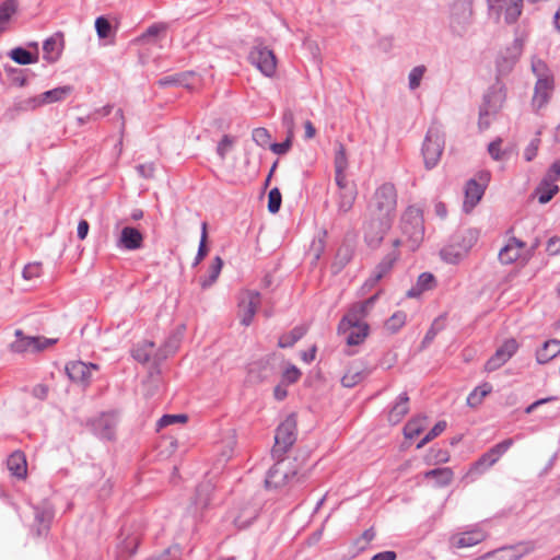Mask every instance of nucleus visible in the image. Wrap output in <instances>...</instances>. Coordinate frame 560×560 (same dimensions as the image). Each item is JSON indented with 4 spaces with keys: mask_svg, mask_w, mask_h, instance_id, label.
Listing matches in <instances>:
<instances>
[{
    "mask_svg": "<svg viewBox=\"0 0 560 560\" xmlns=\"http://www.w3.org/2000/svg\"><path fill=\"white\" fill-rule=\"evenodd\" d=\"M396 208V187L392 183H383L372 194L366 206L364 233L369 243H377L383 240L395 219Z\"/></svg>",
    "mask_w": 560,
    "mask_h": 560,
    "instance_id": "1",
    "label": "nucleus"
},
{
    "mask_svg": "<svg viewBox=\"0 0 560 560\" xmlns=\"http://www.w3.org/2000/svg\"><path fill=\"white\" fill-rule=\"evenodd\" d=\"M376 299L377 294H374L363 302L353 304L340 320L338 331L347 335L346 341L349 346H358L368 337L369 326L363 319L373 307Z\"/></svg>",
    "mask_w": 560,
    "mask_h": 560,
    "instance_id": "2",
    "label": "nucleus"
},
{
    "mask_svg": "<svg viewBox=\"0 0 560 560\" xmlns=\"http://www.w3.org/2000/svg\"><path fill=\"white\" fill-rule=\"evenodd\" d=\"M400 229L402 238L396 240L394 245L406 244L409 249L416 250L424 236L423 218L420 209L416 207L407 208L401 217Z\"/></svg>",
    "mask_w": 560,
    "mask_h": 560,
    "instance_id": "3",
    "label": "nucleus"
},
{
    "mask_svg": "<svg viewBox=\"0 0 560 560\" xmlns=\"http://www.w3.org/2000/svg\"><path fill=\"white\" fill-rule=\"evenodd\" d=\"M448 28L457 37L468 34L474 21L472 0H453L448 7Z\"/></svg>",
    "mask_w": 560,
    "mask_h": 560,
    "instance_id": "4",
    "label": "nucleus"
},
{
    "mask_svg": "<svg viewBox=\"0 0 560 560\" xmlns=\"http://www.w3.org/2000/svg\"><path fill=\"white\" fill-rule=\"evenodd\" d=\"M54 514L52 505L43 501L36 505L31 504L27 511L23 512L22 517L36 536H43L48 533Z\"/></svg>",
    "mask_w": 560,
    "mask_h": 560,
    "instance_id": "5",
    "label": "nucleus"
},
{
    "mask_svg": "<svg viewBox=\"0 0 560 560\" xmlns=\"http://www.w3.org/2000/svg\"><path fill=\"white\" fill-rule=\"evenodd\" d=\"M444 144L445 139L441 127L436 124L431 125L422 144L425 168L431 170L438 165L444 150Z\"/></svg>",
    "mask_w": 560,
    "mask_h": 560,
    "instance_id": "6",
    "label": "nucleus"
},
{
    "mask_svg": "<svg viewBox=\"0 0 560 560\" xmlns=\"http://www.w3.org/2000/svg\"><path fill=\"white\" fill-rule=\"evenodd\" d=\"M296 441V417L289 415L277 428L272 455L280 458Z\"/></svg>",
    "mask_w": 560,
    "mask_h": 560,
    "instance_id": "7",
    "label": "nucleus"
},
{
    "mask_svg": "<svg viewBox=\"0 0 560 560\" xmlns=\"http://www.w3.org/2000/svg\"><path fill=\"white\" fill-rule=\"evenodd\" d=\"M294 478L298 481L305 479V474H299V470L290 462L279 459L268 471L265 483L267 488H280L290 483Z\"/></svg>",
    "mask_w": 560,
    "mask_h": 560,
    "instance_id": "8",
    "label": "nucleus"
},
{
    "mask_svg": "<svg viewBox=\"0 0 560 560\" xmlns=\"http://www.w3.org/2000/svg\"><path fill=\"white\" fill-rule=\"evenodd\" d=\"M14 335L16 339L10 345V349L15 353L40 352L57 342L52 338L26 336L21 329H16Z\"/></svg>",
    "mask_w": 560,
    "mask_h": 560,
    "instance_id": "9",
    "label": "nucleus"
},
{
    "mask_svg": "<svg viewBox=\"0 0 560 560\" xmlns=\"http://www.w3.org/2000/svg\"><path fill=\"white\" fill-rule=\"evenodd\" d=\"M261 303V295L255 290H242L238 294L237 316L244 326L253 323L254 316Z\"/></svg>",
    "mask_w": 560,
    "mask_h": 560,
    "instance_id": "10",
    "label": "nucleus"
},
{
    "mask_svg": "<svg viewBox=\"0 0 560 560\" xmlns=\"http://www.w3.org/2000/svg\"><path fill=\"white\" fill-rule=\"evenodd\" d=\"M504 94L501 90H491L483 96V103L479 110V128L487 129L492 118L501 109L504 102Z\"/></svg>",
    "mask_w": 560,
    "mask_h": 560,
    "instance_id": "11",
    "label": "nucleus"
},
{
    "mask_svg": "<svg viewBox=\"0 0 560 560\" xmlns=\"http://www.w3.org/2000/svg\"><path fill=\"white\" fill-rule=\"evenodd\" d=\"M248 59L266 77H271L276 72L277 59L273 51L260 44L252 48Z\"/></svg>",
    "mask_w": 560,
    "mask_h": 560,
    "instance_id": "12",
    "label": "nucleus"
},
{
    "mask_svg": "<svg viewBox=\"0 0 560 560\" xmlns=\"http://www.w3.org/2000/svg\"><path fill=\"white\" fill-rule=\"evenodd\" d=\"M513 445L512 439H506L494 446H492L488 452L482 454L480 458L474 463L470 468V472H483L486 469L493 466L500 457Z\"/></svg>",
    "mask_w": 560,
    "mask_h": 560,
    "instance_id": "13",
    "label": "nucleus"
},
{
    "mask_svg": "<svg viewBox=\"0 0 560 560\" xmlns=\"http://www.w3.org/2000/svg\"><path fill=\"white\" fill-rule=\"evenodd\" d=\"M487 537V532L478 526H475L468 530L453 534L448 539V544L451 548L455 549L468 548L480 544Z\"/></svg>",
    "mask_w": 560,
    "mask_h": 560,
    "instance_id": "14",
    "label": "nucleus"
},
{
    "mask_svg": "<svg viewBox=\"0 0 560 560\" xmlns=\"http://www.w3.org/2000/svg\"><path fill=\"white\" fill-rule=\"evenodd\" d=\"M518 343L515 339L511 338L505 340L500 346L494 354L486 362L485 369L488 372H493L505 364L517 351Z\"/></svg>",
    "mask_w": 560,
    "mask_h": 560,
    "instance_id": "15",
    "label": "nucleus"
},
{
    "mask_svg": "<svg viewBox=\"0 0 560 560\" xmlns=\"http://www.w3.org/2000/svg\"><path fill=\"white\" fill-rule=\"evenodd\" d=\"M478 238L479 232L476 229L468 228L459 230L452 236L451 240L462 248V252L459 254L457 253V255L451 253L446 254L450 255L452 258H464L472 248V246L477 243Z\"/></svg>",
    "mask_w": 560,
    "mask_h": 560,
    "instance_id": "16",
    "label": "nucleus"
},
{
    "mask_svg": "<svg viewBox=\"0 0 560 560\" xmlns=\"http://www.w3.org/2000/svg\"><path fill=\"white\" fill-rule=\"evenodd\" d=\"M116 424L117 418L114 413H103L92 422L94 433L103 440L115 438Z\"/></svg>",
    "mask_w": 560,
    "mask_h": 560,
    "instance_id": "17",
    "label": "nucleus"
},
{
    "mask_svg": "<svg viewBox=\"0 0 560 560\" xmlns=\"http://www.w3.org/2000/svg\"><path fill=\"white\" fill-rule=\"evenodd\" d=\"M143 246L142 233L132 226H125L117 240V247L126 250H137Z\"/></svg>",
    "mask_w": 560,
    "mask_h": 560,
    "instance_id": "18",
    "label": "nucleus"
},
{
    "mask_svg": "<svg viewBox=\"0 0 560 560\" xmlns=\"http://www.w3.org/2000/svg\"><path fill=\"white\" fill-rule=\"evenodd\" d=\"M139 541V535L131 532L129 528H124L120 533L119 542L117 545L118 558L122 560L135 555Z\"/></svg>",
    "mask_w": 560,
    "mask_h": 560,
    "instance_id": "19",
    "label": "nucleus"
},
{
    "mask_svg": "<svg viewBox=\"0 0 560 560\" xmlns=\"http://www.w3.org/2000/svg\"><path fill=\"white\" fill-rule=\"evenodd\" d=\"M92 369L96 370L97 366L95 364H86L82 361L70 362L66 365V372L69 378L83 385L89 384Z\"/></svg>",
    "mask_w": 560,
    "mask_h": 560,
    "instance_id": "20",
    "label": "nucleus"
},
{
    "mask_svg": "<svg viewBox=\"0 0 560 560\" xmlns=\"http://www.w3.org/2000/svg\"><path fill=\"white\" fill-rule=\"evenodd\" d=\"M398 258V254L393 250L387 254L381 262L374 268L370 278L365 281L364 287L373 288L383 277H385L393 268L395 261Z\"/></svg>",
    "mask_w": 560,
    "mask_h": 560,
    "instance_id": "21",
    "label": "nucleus"
},
{
    "mask_svg": "<svg viewBox=\"0 0 560 560\" xmlns=\"http://www.w3.org/2000/svg\"><path fill=\"white\" fill-rule=\"evenodd\" d=\"M552 88V81L549 78L546 77L537 80L533 96V106L537 110L548 103Z\"/></svg>",
    "mask_w": 560,
    "mask_h": 560,
    "instance_id": "22",
    "label": "nucleus"
},
{
    "mask_svg": "<svg viewBox=\"0 0 560 560\" xmlns=\"http://www.w3.org/2000/svg\"><path fill=\"white\" fill-rule=\"evenodd\" d=\"M197 81V77L191 71H186L182 73H176L172 75L164 77L158 81L160 86H183L186 89H192Z\"/></svg>",
    "mask_w": 560,
    "mask_h": 560,
    "instance_id": "23",
    "label": "nucleus"
},
{
    "mask_svg": "<svg viewBox=\"0 0 560 560\" xmlns=\"http://www.w3.org/2000/svg\"><path fill=\"white\" fill-rule=\"evenodd\" d=\"M485 187L475 179H469L465 187L464 210L469 212L481 199Z\"/></svg>",
    "mask_w": 560,
    "mask_h": 560,
    "instance_id": "24",
    "label": "nucleus"
},
{
    "mask_svg": "<svg viewBox=\"0 0 560 560\" xmlns=\"http://www.w3.org/2000/svg\"><path fill=\"white\" fill-rule=\"evenodd\" d=\"M42 106L43 104L39 95L26 98H18L14 101L13 105L8 109L7 114L10 115L11 118H14L20 113L33 112Z\"/></svg>",
    "mask_w": 560,
    "mask_h": 560,
    "instance_id": "25",
    "label": "nucleus"
},
{
    "mask_svg": "<svg viewBox=\"0 0 560 560\" xmlns=\"http://www.w3.org/2000/svg\"><path fill=\"white\" fill-rule=\"evenodd\" d=\"M524 246L525 244L517 238L510 240V242L499 252L500 261L505 265L516 261L520 258L521 250Z\"/></svg>",
    "mask_w": 560,
    "mask_h": 560,
    "instance_id": "26",
    "label": "nucleus"
},
{
    "mask_svg": "<svg viewBox=\"0 0 560 560\" xmlns=\"http://www.w3.org/2000/svg\"><path fill=\"white\" fill-rule=\"evenodd\" d=\"M409 412V397L407 393H401L393 407L390 408L388 412V421L392 424L399 423L404 417Z\"/></svg>",
    "mask_w": 560,
    "mask_h": 560,
    "instance_id": "27",
    "label": "nucleus"
},
{
    "mask_svg": "<svg viewBox=\"0 0 560 560\" xmlns=\"http://www.w3.org/2000/svg\"><path fill=\"white\" fill-rule=\"evenodd\" d=\"M436 285L435 277L431 272H422L416 282L407 291L408 298H419L424 291L432 290Z\"/></svg>",
    "mask_w": 560,
    "mask_h": 560,
    "instance_id": "28",
    "label": "nucleus"
},
{
    "mask_svg": "<svg viewBox=\"0 0 560 560\" xmlns=\"http://www.w3.org/2000/svg\"><path fill=\"white\" fill-rule=\"evenodd\" d=\"M62 35L56 34L44 42L43 51L45 60L54 62L59 58L62 50Z\"/></svg>",
    "mask_w": 560,
    "mask_h": 560,
    "instance_id": "29",
    "label": "nucleus"
},
{
    "mask_svg": "<svg viewBox=\"0 0 560 560\" xmlns=\"http://www.w3.org/2000/svg\"><path fill=\"white\" fill-rule=\"evenodd\" d=\"M560 353V340L550 339L544 342L542 347L536 352V360L544 364L556 358Z\"/></svg>",
    "mask_w": 560,
    "mask_h": 560,
    "instance_id": "30",
    "label": "nucleus"
},
{
    "mask_svg": "<svg viewBox=\"0 0 560 560\" xmlns=\"http://www.w3.org/2000/svg\"><path fill=\"white\" fill-rule=\"evenodd\" d=\"M8 469L18 478H24L27 472L25 455L22 452L12 453L7 462Z\"/></svg>",
    "mask_w": 560,
    "mask_h": 560,
    "instance_id": "31",
    "label": "nucleus"
},
{
    "mask_svg": "<svg viewBox=\"0 0 560 560\" xmlns=\"http://www.w3.org/2000/svg\"><path fill=\"white\" fill-rule=\"evenodd\" d=\"M259 508L257 504L247 503L240 509L238 514L234 518V523L238 528H245L258 516Z\"/></svg>",
    "mask_w": 560,
    "mask_h": 560,
    "instance_id": "32",
    "label": "nucleus"
},
{
    "mask_svg": "<svg viewBox=\"0 0 560 560\" xmlns=\"http://www.w3.org/2000/svg\"><path fill=\"white\" fill-rule=\"evenodd\" d=\"M556 182L557 180L549 179L547 176H545V178L540 182L536 188V195L540 203L549 202L559 191V186L556 184Z\"/></svg>",
    "mask_w": 560,
    "mask_h": 560,
    "instance_id": "33",
    "label": "nucleus"
},
{
    "mask_svg": "<svg viewBox=\"0 0 560 560\" xmlns=\"http://www.w3.org/2000/svg\"><path fill=\"white\" fill-rule=\"evenodd\" d=\"M369 375V371L364 368L351 365L341 378V384L345 387H353L361 383Z\"/></svg>",
    "mask_w": 560,
    "mask_h": 560,
    "instance_id": "34",
    "label": "nucleus"
},
{
    "mask_svg": "<svg viewBox=\"0 0 560 560\" xmlns=\"http://www.w3.org/2000/svg\"><path fill=\"white\" fill-rule=\"evenodd\" d=\"M72 92V88L70 85L58 86L56 89L46 91L39 94L42 104L48 105L57 102L63 101L68 95Z\"/></svg>",
    "mask_w": 560,
    "mask_h": 560,
    "instance_id": "35",
    "label": "nucleus"
},
{
    "mask_svg": "<svg viewBox=\"0 0 560 560\" xmlns=\"http://www.w3.org/2000/svg\"><path fill=\"white\" fill-rule=\"evenodd\" d=\"M223 267V260L220 256H215L208 268L207 276L200 279V285L202 289L211 287L220 276Z\"/></svg>",
    "mask_w": 560,
    "mask_h": 560,
    "instance_id": "36",
    "label": "nucleus"
},
{
    "mask_svg": "<svg viewBox=\"0 0 560 560\" xmlns=\"http://www.w3.org/2000/svg\"><path fill=\"white\" fill-rule=\"evenodd\" d=\"M424 477L425 478H434L436 486L445 487L452 482V480L454 478V472L448 467L435 468V469L427 471L424 474Z\"/></svg>",
    "mask_w": 560,
    "mask_h": 560,
    "instance_id": "37",
    "label": "nucleus"
},
{
    "mask_svg": "<svg viewBox=\"0 0 560 560\" xmlns=\"http://www.w3.org/2000/svg\"><path fill=\"white\" fill-rule=\"evenodd\" d=\"M427 418L424 416H417L410 419L405 428L404 435L406 439H413L419 435L425 428Z\"/></svg>",
    "mask_w": 560,
    "mask_h": 560,
    "instance_id": "38",
    "label": "nucleus"
},
{
    "mask_svg": "<svg viewBox=\"0 0 560 560\" xmlns=\"http://www.w3.org/2000/svg\"><path fill=\"white\" fill-rule=\"evenodd\" d=\"M357 188L350 187L349 189L340 190L338 199V209L341 212H348L353 207L357 198Z\"/></svg>",
    "mask_w": 560,
    "mask_h": 560,
    "instance_id": "39",
    "label": "nucleus"
},
{
    "mask_svg": "<svg viewBox=\"0 0 560 560\" xmlns=\"http://www.w3.org/2000/svg\"><path fill=\"white\" fill-rule=\"evenodd\" d=\"M306 334V328L303 326L294 327L289 334H284L279 338V347L280 348H289L292 347L296 341H299Z\"/></svg>",
    "mask_w": 560,
    "mask_h": 560,
    "instance_id": "40",
    "label": "nucleus"
},
{
    "mask_svg": "<svg viewBox=\"0 0 560 560\" xmlns=\"http://www.w3.org/2000/svg\"><path fill=\"white\" fill-rule=\"evenodd\" d=\"M153 350L154 342L145 340L137 346L132 351V355L138 362L145 363L151 359Z\"/></svg>",
    "mask_w": 560,
    "mask_h": 560,
    "instance_id": "41",
    "label": "nucleus"
},
{
    "mask_svg": "<svg viewBox=\"0 0 560 560\" xmlns=\"http://www.w3.org/2000/svg\"><path fill=\"white\" fill-rule=\"evenodd\" d=\"M16 8L18 5L15 0H5L0 4V33L5 30V25L15 13Z\"/></svg>",
    "mask_w": 560,
    "mask_h": 560,
    "instance_id": "42",
    "label": "nucleus"
},
{
    "mask_svg": "<svg viewBox=\"0 0 560 560\" xmlns=\"http://www.w3.org/2000/svg\"><path fill=\"white\" fill-rule=\"evenodd\" d=\"M492 390V386L489 383H485L476 387L467 397V404L470 407L478 406L482 399Z\"/></svg>",
    "mask_w": 560,
    "mask_h": 560,
    "instance_id": "43",
    "label": "nucleus"
},
{
    "mask_svg": "<svg viewBox=\"0 0 560 560\" xmlns=\"http://www.w3.org/2000/svg\"><path fill=\"white\" fill-rule=\"evenodd\" d=\"M10 58L15 61L19 65H31L37 61V58L34 57L28 50L16 47L10 50L9 52Z\"/></svg>",
    "mask_w": 560,
    "mask_h": 560,
    "instance_id": "44",
    "label": "nucleus"
},
{
    "mask_svg": "<svg viewBox=\"0 0 560 560\" xmlns=\"http://www.w3.org/2000/svg\"><path fill=\"white\" fill-rule=\"evenodd\" d=\"M523 0H511L505 8L504 20L508 24L515 23L522 14Z\"/></svg>",
    "mask_w": 560,
    "mask_h": 560,
    "instance_id": "45",
    "label": "nucleus"
},
{
    "mask_svg": "<svg viewBox=\"0 0 560 560\" xmlns=\"http://www.w3.org/2000/svg\"><path fill=\"white\" fill-rule=\"evenodd\" d=\"M212 492V485L210 482L201 483L197 488L196 504L201 508H207L210 503V493Z\"/></svg>",
    "mask_w": 560,
    "mask_h": 560,
    "instance_id": "46",
    "label": "nucleus"
},
{
    "mask_svg": "<svg viewBox=\"0 0 560 560\" xmlns=\"http://www.w3.org/2000/svg\"><path fill=\"white\" fill-rule=\"evenodd\" d=\"M406 323V314L401 311L394 313L385 323V328L390 334L397 332Z\"/></svg>",
    "mask_w": 560,
    "mask_h": 560,
    "instance_id": "47",
    "label": "nucleus"
},
{
    "mask_svg": "<svg viewBox=\"0 0 560 560\" xmlns=\"http://www.w3.org/2000/svg\"><path fill=\"white\" fill-rule=\"evenodd\" d=\"M445 421H439L435 425L425 434V436L417 444V448H422L430 441L439 436L446 429Z\"/></svg>",
    "mask_w": 560,
    "mask_h": 560,
    "instance_id": "48",
    "label": "nucleus"
},
{
    "mask_svg": "<svg viewBox=\"0 0 560 560\" xmlns=\"http://www.w3.org/2000/svg\"><path fill=\"white\" fill-rule=\"evenodd\" d=\"M462 248L456 244L454 243L452 240L450 242V244H447L445 247H443L440 252V255H441V258L448 262V264H458L463 258H452L450 255H447L446 253H451V254H456L457 253L459 254L462 250Z\"/></svg>",
    "mask_w": 560,
    "mask_h": 560,
    "instance_id": "49",
    "label": "nucleus"
},
{
    "mask_svg": "<svg viewBox=\"0 0 560 560\" xmlns=\"http://www.w3.org/2000/svg\"><path fill=\"white\" fill-rule=\"evenodd\" d=\"M335 172H346L348 167V159L343 144L339 143L335 154Z\"/></svg>",
    "mask_w": 560,
    "mask_h": 560,
    "instance_id": "50",
    "label": "nucleus"
},
{
    "mask_svg": "<svg viewBox=\"0 0 560 560\" xmlns=\"http://www.w3.org/2000/svg\"><path fill=\"white\" fill-rule=\"evenodd\" d=\"M207 253H208V249H207V223L203 222L201 225L200 243H199L198 252H197V255H196L192 266L199 265L200 261L206 257Z\"/></svg>",
    "mask_w": 560,
    "mask_h": 560,
    "instance_id": "51",
    "label": "nucleus"
},
{
    "mask_svg": "<svg viewBox=\"0 0 560 560\" xmlns=\"http://www.w3.org/2000/svg\"><path fill=\"white\" fill-rule=\"evenodd\" d=\"M425 67L424 66H417L411 69L408 75L409 81V89L416 90L420 86L421 80L425 73Z\"/></svg>",
    "mask_w": 560,
    "mask_h": 560,
    "instance_id": "52",
    "label": "nucleus"
},
{
    "mask_svg": "<svg viewBox=\"0 0 560 560\" xmlns=\"http://www.w3.org/2000/svg\"><path fill=\"white\" fill-rule=\"evenodd\" d=\"M281 201H282V197H281L280 190L277 187L272 188L268 194V210H269V212L277 213L281 207Z\"/></svg>",
    "mask_w": 560,
    "mask_h": 560,
    "instance_id": "53",
    "label": "nucleus"
},
{
    "mask_svg": "<svg viewBox=\"0 0 560 560\" xmlns=\"http://www.w3.org/2000/svg\"><path fill=\"white\" fill-rule=\"evenodd\" d=\"M252 138L258 145L266 147L270 142L271 135L266 128L259 127L253 130Z\"/></svg>",
    "mask_w": 560,
    "mask_h": 560,
    "instance_id": "54",
    "label": "nucleus"
},
{
    "mask_svg": "<svg viewBox=\"0 0 560 560\" xmlns=\"http://www.w3.org/2000/svg\"><path fill=\"white\" fill-rule=\"evenodd\" d=\"M282 125L287 129L289 137H294L295 121L294 113L291 108H285L282 114Z\"/></svg>",
    "mask_w": 560,
    "mask_h": 560,
    "instance_id": "55",
    "label": "nucleus"
},
{
    "mask_svg": "<svg viewBox=\"0 0 560 560\" xmlns=\"http://www.w3.org/2000/svg\"><path fill=\"white\" fill-rule=\"evenodd\" d=\"M540 132L538 131L536 137L532 139V141L528 143V145L524 150V158L527 162H530L535 159L537 155L539 144H540Z\"/></svg>",
    "mask_w": 560,
    "mask_h": 560,
    "instance_id": "56",
    "label": "nucleus"
},
{
    "mask_svg": "<svg viewBox=\"0 0 560 560\" xmlns=\"http://www.w3.org/2000/svg\"><path fill=\"white\" fill-rule=\"evenodd\" d=\"M96 33L100 38H107L112 31V25L104 16H98L95 21Z\"/></svg>",
    "mask_w": 560,
    "mask_h": 560,
    "instance_id": "57",
    "label": "nucleus"
},
{
    "mask_svg": "<svg viewBox=\"0 0 560 560\" xmlns=\"http://www.w3.org/2000/svg\"><path fill=\"white\" fill-rule=\"evenodd\" d=\"M42 273L40 262H30L23 269V278L26 280H33L38 278Z\"/></svg>",
    "mask_w": 560,
    "mask_h": 560,
    "instance_id": "58",
    "label": "nucleus"
},
{
    "mask_svg": "<svg viewBox=\"0 0 560 560\" xmlns=\"http://www.w3.org/2000/svg\"><path fill=\"white\" fill-rule=\"evenodd\" d=\"M186 421H187L186 415H164L158 421V427L164 428V427H167V425L176 423V422H186Z\"/></svg>",
    "mask_w": 560,
    "mask_h": 560,
    "instance_id": "59",
    "label": "nucleus"
},
{
    "mask_svg": "<svg viewBox=\"0 0 560 560\" xmlns=\"http://www.w3.org/2000/svg\"><path fill=\"white\" fill-rule=\"evenodd\" d=\"M502 139L497 138L495 140L491 141L488 145V152L491 155V158L495 161H500L503 159L504 152L501 150Z\"/></svg>",
    "mask_w": 560,
    "mask_h": 560,
    "instance_id": "60",
    "label": "nucleus"
},
{
    "mask_svg": "<svg viewBox=\"0 0 560 560\" xmlns=\"http://www.w3.org/2000/svg\"><path fill=\"white\" fill-rule=\"evenodd\" d=\"M292 140H293V137H289V135L287 133L285 140L280 143H271L270 150L275 154H279V155L285 154L292 147Z\"/></svg>",
    "mask_w": 560,
    "mask_h": 560,
    "instance_id": "61",
    "label": "nucleus"
},
{
    "mask_svg": "<svg viewBox=\"0 0 560 560\" xmlns=\"http://www.w3.org/2000/svg\"><path fill=\"white\" fill-rule=\"evenodd\" d=\"M233 144L234 141L230 136H223V138L221 139L217 147V153L221 158V160L225 159L228 151L233 147Z\"/></svg>",
    "mask_w": 560,
    "mask_h": 560,
    "instance_id": "62",
    "label": "nucleus"
},
{
    "mask_svg": "<svg viewBox=\"0 0 560 560\" xmlns=\"http://www.w3.org/2000/svg\"><path fill=\"white\" fill-rule=\"evenodd\" d=\"M375 532L373 527L366 529L363 532L362 536L357 539L355 545L360 550H364L366 546L374 539Z\"/></svg>",
    "mask_w": 560,
    "mask_h": 560,
    "instance_id": "63",
    "label": "nucleus"
},
{
    "mask_svg": "<svg viewBox=\"0 0 560 560\" xmlns=\"http://www.w3.org/2000/svg\"><path fill=\"white\" fill-rule=\"evenodd\" d=\"M547 252L550 255L560 254V237L552 236L547 242Z\"/></svg>",
    "mask_w": 560,
    "mask_h": 560,
    "instance_id": "64",
    "label": "nucleus"
}]
</instances>
